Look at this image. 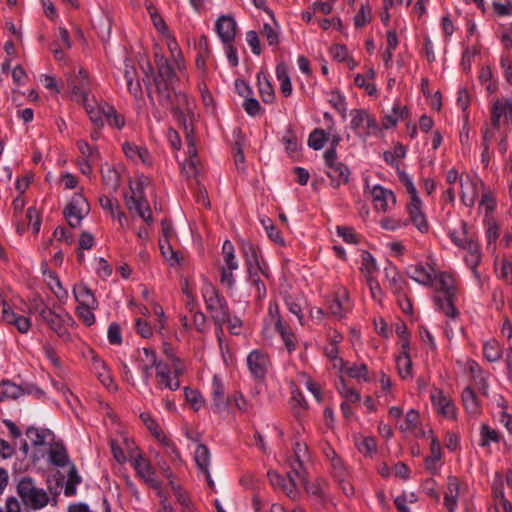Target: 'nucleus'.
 Listing matches in <instances>:
<instances>
[{"instance_id":"1","label":"nucleus","mask_w":512,"mask_h":512,"mask_svg":"<svg viewBox=\"0 0 512 512\" xmlns=\"http://www.w3.org/2000/svg\"><path fill=\"white\" fill-rule=\"evenodd\" d=\"M178 104L177 107L173 108L174 115L180 121L185 130V138L188 145L189 159L183 164V172L187 177H195L198 173L197 170V152L193 138V128L191 122L194 118V101L184 93L176 95Z\"/></svg>"},{"instance_id":"2","label":"nucleus","mask_w":512,"mask_h":512,"mask_svg":"<svg viewBox=\"0 0 512 512\" xmlns=\"http://www.w3.org/2000/svg\"><path fill=\"white\" fill-rule=\"evenodd\" d=\"M434 281L437 283V291L442 293L434 297V302L439 311L451 319H456L459 315L454 301L456 297L457 287L456 280L451 273L440 272L435 274Z\"/></svg>"},{"instance_id":"3","label":"nucleus","mask_w":512,"mask_h":512,"mask_svg":"<svg viewBox=\"0 0 512 512\" xmlns=\"http://www.w3.org/2000/svg\"><path fill=\"white\" fill-rule=\"evenodd\" d=\"M201 293L206 309L209 311L215 325L222 331L223 325L230 320V312L226 300L219 295L217 289L206 279L203 280Z\"/></svg>"},{"instance_id":"4","label":"nucleus","mask_w":512,"mask_h":512,"mask_svg":"<svg viewBox=\"0 0 512 512\" xmlns=\"http://www.w3.org/2000/svg\"><path fill=\"white\" fill-rule=\"evenodd\" d=\"M17 493L23 504L32 510L46 507L50 500L48 493L43 488L37 487L30 477H23L18 482Z\"/></svg>"},{"instance_id":"5","label":"nucleus","mask_w":512,"mask_h":512,"mask_svg":"<svg viewBox=\"0 0 512 512\" xmlns=\"http://www.w3.org/2000/svg\"><path fill=\"white\" fill-rule=\"evenodd\" d=\"M185 372V365L177 358H171V368L167 364L158 366L156 372V387L160 390L176 391L180 388L179 377Z\"/></svg>"},{"instance_id":"6","label":"nucleus","mask_w":512,"mask_h":512,"mask_svg":"<svg viewBox=\"0 0 512 512\" xmlns=\"http://www.w3.org/2000/svg\"><path fill=\"white\" fill-rule=\"evenodd\" d=\"M451 239L455 245L465 251L464 261L471 269L473 276L478 283L482 282L481 274L478 271V266L482 261V252L479 243L467 236L460 238L451 233Z\"/></svg>"},{"instance_id":"7","label":"nucleus","mask_w":512,"mask_h":512,"mask_svg":"<svg viewBox=\"0 0 512 512\" xmlns=\"http://www.w3.org/2000/svg\"><path fill=\"white\" fill-rule=\"evenodd\" d=\"M146 178H139L137 182H135V186H131V195H125V204L126 207L135 212L148 224L152 225L153 217L151 213L150 206L148 201L146 200L143 194V187L146 184Z\"/></svg>"},{"instance_id":"8","label":"nucleus","mask_w":512,"mask_h":512,"mask_svg":"<svg viewBox=\"0 0 512 512\" xmlns=\"http://www.w3.org/2000/svg\"><path fill=\"white\" fill-rule=\"evenodd\" d=\"M324 162L326 166V175L331 181L334 188H338L342 184L349 181L350 170L343 162L338 161L337 153L333 150H326L324 153Z\"/></svg>"},{"instance_id":"9","label":"nucleus","mask_w":512,"mask_h":512,"mask_svg":"<svg viewBox=\"0 0 512 512\" xmlns=\"http://www.w3.org/2000/svg\"><path fill=\"white\" fill-rule=\"evenodd\" d=\"M350 116L351 129L357 136L366 139L378 130L377 120L367 110L353 109L350 111Z\"/></svg>"},{"instance_id":"10","label":"nucleus","mask_w":512,"mask_h":512,"mask_svg":"<svg viewBox=\"0 0 512 512\" xmlns=\"http://www.w3.org/2000/svg\"><path fill=\"white\" fill-rule=\"evenodd\" d=\"M512 121V99L495 98L490 105V123L493 130H499L501 125Z\"/></svg>"},{"instance_id":"11","label":"nucleus","mask_w":512,"mask_h":512,"mask_svg":"<svg viewBox=\"0 0 512 512\" xmlns=\"http://www.w3.org/2000/svg\"><path fill=\"white\" fill-rule=\"evenodd\" d=\"M130 461L138 477L151 488L160 489V482L156 478V470L148 459L136 451L130 453Z\"/></svg>"},{"instance_id":"12","label":"nucleus","mask_w":512,"mask_h":512,"mask_svg":"<svg viewBox=\"0 0 512 512\" xmlns=\"http://www.w3.org/2000/svg\"><path fill=\"white\" fill-rule=\"evenodd\" d=\"M249 372L257 381H264L272 363L269 355L261 349L252 350L246 359Z\"/></svg>"},{"instance_id":"13","label":"nucleus","mask_w":512,"mask_h":512,"mask_svg":"<svg viewBox=\"0 0 512 512\" xmlns=\"http://www.w3.org/2000/svg\"><path fill=\"white\" fill-rule=\"evenodd\" d=\"M158 77L155 78L156 92L158 94V101L163 106H168L171 103V92L168 87L175 73L168 61L161 62L157 66Z\"/></svg>"},{"instance_id":"14","label":"nucleus","mask_w":512,"mask_h":512,"mask_svg":"<svg viewBox=\"0 0 512 512\" xmlns=\"http://www.w3.org/2000/svg\"><path fill=\"white\" fill-rule=\"evenodd\" d=\"M244 253L247 257L249 280L252 283V285L255 286L258 293V297H265L266 287L259 277V273H262L264 275L265 273L259 265L257 249L252 244H247L244 247Z\"/></svg>"},{"instance_id":"15","label":"nucleus","mask_w":512,"mask_h":512,"mask_svg":"<svg viewBox=\"0 0 512 512\" xmlns=\"http://www.w3.org/2000/svg\"><path fill=\"white\" fill-rule=\"evenodd\" d=\"M270 484L292 500H297L300 497L298 489L297 477L292 472L287 473V478L280 475L278 472L270 470L267 473Z\"/></svg>"},{"instance_id":"16","label":"nucleus","mask_w":512,"mask_h":512,"mask_svg":"<svg viewBox=\"0 0 512 512\" xmlns=\"http://www.w3.org/2000/svg\"><path fill=\"white\" fill-rule=\"evenodd\" d=\"M90 211L89 204L82 194H75L64 210V215L68 224L75 228L78 227L82 219Z\"/></svg>"},{"instance_id":"17","label":"nucleus","mask_w":512,"mask_h":512,"mask_svg":"<svg viewBox=\"0 0 512 512\" xmlns=\"http://www.w3.org/2000/svg\"><path fill=\"white\" fill-rule=\"evenodd\" d=\"M39 315L59 337L64 340H68L70 338V334L65 326L67 322L71 321V317L68 313L58 314L43 305L39 311Z\"/></svg>"},{"instance_id":"18","label":"nucleus","mask_w":512,"mask_h":512,"mask_svg":"<svg viewBox=\"0 0 512 512\" xmlns=\"http://www.w3.org/2000/svg\"><path fill=\"white\" fill-rule=\"evenodd\" d=\"M68 87L70 88L73 98L79 103L88 101L89 79L85 70L80 68L77 73L67 76Z\"/></svg>"},{"instance_id":"19","label":"nucleus","mask_w":512,"mask_h":512,"mask_svg":"<svg viewBox=\"0 0 512 512\" xmlns=\"http://www.w3.org/2000/svg\"><path fill=\"white\" fill-rule=\"evenodd\" d=\"M310 460L308 447L305 443L296 442L293 448V455L288 459L290 471L297 479H304L306 474L305 465Z\"/></svg>"},{"instance_id":"20","label":"nucleus","mask_w":512,"mask_h":512,"mask_svg":"<svg viewBox=\"0 0 512 512\" xmlns=\"http://www.w3.org/2000/svg\"><path fill=\"white\" fill-rule=\"evenodd\" d=\"M430 398L438 414L448 419L456 418V407L452 399L445 395L442 390L433 388L430 392Z\"/></svg>"},{"instance_id":"21","label":"nucleus","mask_w":512,"mask_h":512,"mask_svg":"<svg viewBox=\"0 0 512 512\" xmlns=\"http://www.w3.org/2000/svg\"><path fill=\"white\" fill-rule=\"evenodd\" d=\"M370 194L373 206L377 211L383 213L388 212L392 210L396 204L394 193L380 185L373 186L370 190Z\"/></svg>"},{"instance_id":"22","label":"nucleus","mask_w":512,"mask_h":512,"mask_svg":"<svg viewBox=\"0 0 512 512\" xmlns=\"http://www.w3.org/2000/svg\"><path fill=\"white\" fill-rule=\"evenodd\" d=\"M461 185V200L467 207H473L479 192H483L486 189L485 184L479 179H471L466 177L465 179L460 178Z\"/></svg>"},{"instance_id":"23","label":"nucleus","mask_w":512,"mask_h":512,"mask_svg":"<svg viewBox=\"0 0 512 512\" xmlns=\"http://www.w3.org/2000/svg\"><path fill=\"white\" fill-rule=\"evenodd\" d=\"M1 306V320L3 322L13 325L22 334H25L30 330L31 321L29 318L17 314L5 300L1 302Z\"/></svg>"},{"instance_id":"24","label":"nucleus","mask_w":512,"mask_h":512,"mask_svg":"<svg viewBox=\"0 0 512 512\" xmlns=\"http://www.w3.org/2000/svg\"><path fill=\"white\" fill-rule=\"evenodd\" d=\"M328 310L331 315L336 318H343L351 310V304L348 292L344 288H340L329 302Z\"/></svg>"},{"instance_id":"25","label":"nucleus","mask_w":512,"mask_h":512,"mask_svg":"<svg viewBox=\"0 0 512 512\" xmlns=\"http://www.w3.org/2000/svg\"><path fill=\"white\" fill-rule=\"evenodd\" d=\"M422 202L420 198L410 199L407 205V212L409 215V221L417 228L421 233H427L429 230V224L422 209Z\"/></svg>"},{"instance_id":"26","label":"nucleus","mask_w":512,"mask_h":512,"mask_svg":"<svg viewBox=\"0 0 512 512\" xmlns=\"http://www.w3.org/2000/svg\"><path fill=\"white\" fill-rule=\"evenodd\" d=\"M210 394L214 411L220 412L226 408L227 404L229 403V398L226 397L225 384L219 375L213 376L210 387Z\"/></svg>"},{"instance_id":"27","label":"nucleus","mask_w":512,"mask_h":512,"mask_svg":"<svg viewBox=\"0 0 512 512\" xmlns=\"http://www.w3.org/2000/svg\"><path fill=\"white\" fill-rule=\"evenodd\" d=\"M140 419L150 431V433L164 446L168 447L172 453L178 454L176 446L166 437L159 424L148 412L140 414Z\"/></svg>"},{"instance_id":"28","label":"nucleus","mask_w":512,"mask_h":512,"mask_svg":"<svg viewBox=\"0 0 512 512\" xmlns=\"http://www.w3.org/2000/svg\"><path fill=\"white\" fill-rule=\"evenodd\" d=\"M215 29L222 42L230 44L235 39L237 24L233 17L222 15L217 19Z\"/></svg>"},{"instance_id":"29","label":"nucleus","mask_w":512,"mask_h":512,"mask_svg":"<svg viewBox=\"0 0 512 512\" xmlns=\"http://www.w3.org/2000/svg\"><path fill=\"white\" fill-rule=\"evenodd\" d=\"M122 150L125 156L136 164L142 163L148 166L152 164V157L148 149L144 146L126 141L122 144Z\"/></svg>"},{"instance_id":"30","label":"nucleus","mask_w":512,"mask_h":512,"mask_svg":"<svg viewBox=\"0 0 512 512\" xmlns=\"http://www.w3.org/2000/svg\"><path fill=\"white\" fill-rule=\"evenodd\" d=\"M91 369L98 378V380L102 383V385H104L109 390H117V386L111 376V373L106 363L95 354L92 356L91 359Z\"/></svg>"},{"instance_id":"31","label":"nucleus","mask_w":512,"mask_h":512,"mask_svg":"<svg viewBox=\"0 0 512 512\" xmlns=\"http://www.w3.org/2000/svg\"><path fill=\"white\" fill-rule=\"evenodd\" d=\"M462 488L460 481L455 476H449L447 481V490L444 496V506L448 512H455L458 505V498Z\"/></svg>"},{"instance_id":"32","label":"nucleus","mask_w":512,"mask_h":512,"mask_svg":"<svg viewBox=\"0 0 512 512\" xmlns=\"http://www.w3.org/2000/svg\"><path fill=\"white\" fill-rule=\"evenodd\" d=\"M408 275L419 284L431 286L434 282L435 270L430 265L418 263L408 268Z\"/></svg>"},{"instance_id":"33","label":"nucleus","mask_w":512,"mask_h":512,"mask_svg":"<svg viewBox=\"0 0 512 512\" xmlns=\"http://www.w3.org/2000/svg\"><path fill=\"white\" fill-rule=\"evenodd\" d=\"M210 459L211 455L207 446L199 443L194 451V460L196 462L198 469L201 471V473H203L206 480L208 481V484L211 486L213 484V481L211 479L209 471Z\"/></svg>"},{"instance_id":"34","label":"nucleus","mask_w":512,"mask_h":512,"mask_svg":"<svg viewBox=\"0 0 512 512\" xmlns=\"http://www.w3.org/2000/svg\"><path fill=\"white\" fill-rule=\"evenodd\" d=\"M26 436L33 446H50L54 440L53 433L45 428L30 427L26 430Z\"/></svg>"},{"instance_id":"35","label":"nucleus","mask_w":512,"mask_h":512,"mask_svg":"<svg viewBox=\"0 0 512 512\" xmlns=\"http://www.w3.org/2000/svg\"><path fill=\"white\" fill-rule=\"evenodd\" d=\"M384 274L388 288L393 292V294L403 292L405 282L397 268L392 263H388L386 265L384 268Z\"/></svg>"},{"instance_id":"36","label":"nucleus","mask_w":512,"mask_h":512,"mask_svg":"<svg viewBox=\"0 0 512 512\" xmlns=\"http://www.w3.org/2000/svg\"><path fill=\"white\" fill-rule=\"evenodd\" d=\"M430 435V454L425 458V467L432 473L437 470V463L441 460L442 449L439 440L434 436L433 432Z\"/></svg>"},{"instance_id":"37","label":"nucleus","mask_w":512,"mask_h":512,"mask_svg":"<svg viewBox=\"0 0 512 512\" xmlns=\"http://www.w3.org/2000/svg\"><path fill=\"white\" fill-rule=\"evenodd\" d=\"M73 295L79 303L78 306L97 307L98 302L92 291L83 283L74 285Z\"/></svg>"},{"instance_id":"38","label":"nucleus","mask_w":512,"mask_h":512,"mask_svg":"<svg viewBox=\"0 0 512 512\" xmlns=\"http://www.w3.org/2000/svg\"><path fill=\"white\" fill-rule=\"evenodd\" d=\"M124 78L126 80L127 89L135 98L142 96V88L136 77V69L134 66L125 64Z\"/></svg>"},{"instance_id":"39","label":"nucleus","mask_w":512,"mask_h":512,"mask_svg":"<svg viewBox=\"0 0 512 512\" xmlns=\"http://www.w3.org/2000/svg\"><path fill=\"white\" fill-rule=\"evenodd\" d=\"M408 116V108L399 103H395L392 108L391 114L385 115L382 125L385 129L394 127L399 120H403Z\"/></svg>"},{"instance_id":"40","label":"nucleus","mask_w":512,"mask_h":512,"mask_svg":"<svg viewBox=\"0 0 512 512\" xmlns=\"http://www.w3.org/2000/svg\"><path fill=\"white\" fill-rule=\"evenodd\" d=\"M49 462L55 466L63 467L69 462L67 451L61 444H51L48 449Z\"/></svg>"},{"instance_id":"41","label":"nucleus","mask_w":512,"mask_h":512,"mask_svg":"<svg viewBox=\"0 0 512 512\" xmlns=\"http://www.w3.org/2000/svg\"><path fill=\"white\" fill-rule=\"evenodd\" d=\"M276 76L280 83V91L284 97L292 94V84L288 73V67L285 63H279L276 66Z\"/></svg>"},{"instance_id":"42","label":"nucleus","mask_w":512,"mask_h":512,"mask_svg":"<svg viewBox=\"0 0 512 512\" xmlns=\"http://www.w3.org/2000/svg\"><path fill=\"white\" fill-rule=\"evenodd\" d=\"M47 284L56 298L61 302L65 303L68 299V291L63 288L62 283L55 272H48L46 274Z\"/></svg>"},{"instance_id":"43","label":"nucleus","mask_w":512,"mask_h":512,"mask_svg":"<svg viewBox=\"0 0 512 512\" xmlns=\"http://www.w3.org/2000/svg\"><path fill=\"white\" fill-rule=\"evenodd\" d=\"M76 145L81 154L79 159L87 160L88 162H99L101 156L96 146L90 145L85 140L77 141Z\"/></svg>"},{"instance_id":"44","label":"nucleus","mask_w":512,"mask_h":512,"mask_svg":"<svg viewBox=\"0 0 512 512\" xmlns=\"http://www.w3.org/2000/svg\"><path fill=\"white\" fill-rule=\"evenodd\" d=\"M462 401L466 411L471 415L480 413V403L471 387H466L462 392Z\"/></svg>"},{"instance_id":"45","label":"nucleus","mask_w":512,"mask_h":512,"mask_svg":"<svg viewBox=\"0 0 512 512\" xmlns=\"http://www.w3.org/2000/svg\"><path fill=\"white\" fill-rule=\"evenodd\" d=\"M259 94L264 103H273L275 99V92L272 84L266 78V76L261 77V74L257 75Z\"/></svg>"},{"instance_id":"46","label":"nucleus","mask_w":512,"mask_h":512,"mask_svg":"<svg viewBox=\"0 0 512 512\" xmlns=\"http://www.w3.org/2000/svg\"><path fill=\"white\" fill-rule=\"evenodd\" d=\"M496 208V198L492 190L486 188L482 192L479 202V210H484L486 218H492L491 214Z\"/></svg>"},{"instance_id":"47","label":"nucleus","mask_w":512,"mask_h":512,"mask_svg":"<svg viewBox=\"0 0 512 512\" xmlns=\"http://www.w3.org/2000/svg\"><path fill=\"white\" fill-rule=\"evenodd\" d=\"M484 357L490 362H496L502 357V346L496 339H490L483 345Z\"/></svg>"},{"instance_id":"48","label":"nucleus","mask_w":512,"mask_h":512,"mask_svg":"<svg viewBox=\"0 0 512 512\" xmlns=\"http://www.w3.org/2000/svg\"><path fill=\"white\" fill-rule=\"evenodd\" d=\"M332 132L324 131L323 129L316 128L314 129L308 138V145L314 150H320L324 147L326 142L329 139V136Z\"/></svg>"},{"instance_id":"49","label":"nucleus","mask_w":512,"mask_h":512,"mask_svg":"<svg viewBox=\"0 0 512 512\" xmlns=\"http://www.w3.org/2000/svg\"><path fill=\"white\" fill-rule=\"evenodd\" d=\"M184 395L186 401L191 405L194 411H199L205 406V399L198 390L185 387Z\"/></svg>"},{"instance_id":"50","label":"nucleus","mask_w":512,"mask_h":512,"mask_svg":"<svg viewBox=\"0 0 512 512\" xmlns=\"http://www.w3.org/2000/svg\"><path fill=\"white\" fill-rule=\"evenodd\" d=\"M21 393V388L10 381H3L0 383V401L16 399L21 395Z\"/></svg>"},{"instance_id":"51","label":"nucleus","mask_w":512,"mask_h":512,"mask_svg":"<svg viewBox=\"0 0 512 512\" xmlns=\"http://www.w3.org/2000/svg\"><path fill=\"white\" fill-rule=\"evenodd\" d=\"M467 369L471 373L475 383L479 386V389H481L483 393L486 394L487 382L479 364L473 360H469L467 362Z\"/></svg>"},{"instance_id":"52","label":"nucleus","mask_w":512,"mask_h":512,"mask_svg":"<svg viewBox=\"0 0 512 512\" xmlns=\"http://www.w3.org/2000/svg\"><path fill=\"white\" fill-rule=\"evenodd\" d=\"M398 373L401 378L412 377V361L409 353H401L396 359Z\"/></svg>"},{"instance_id":"53","label":"nucleus","mask_w":512,"mask_h":512,"mask_svg":"<svg viewBox=\"0 0 512 512\" xmlns=\"http://www.w3.org/2000/svg\"><path fill=\"white\" fill-rule=\"evenodd\" d=\"M82 479L79 476L75 465L71 464L68 478L65 485L64 493L66 496H73L76 493V487L81 483Z\"/></svg>"},{"instance_id":"54","label":"nucleus","mask_w":512,"mask_h":512,"mask_svg":"<svg viewBox=\"0 0 512 512\" xmlns=\"http://www.w3.org/2000/svg\"><path fill=\"white\" fill-rule=\"evenodd\" d=\"M276 331L280 334L287 351L289 353L293 352L297 347L298 341L290 327L285 325Z\"/></svg>"},{"instance_id":"55","label":"nucleus","mask_w":512,"mask_h":512,"mask_svg":"<svg viewBox=\"0 0 512 512\" xmlns=\"http://www.w3.org/2000/svg\"><path fill=\"white\" fill-rule=\"evenodd\" d=\"M104 118L107 120L110 126L122 129L125 125V120L114 107L106 105L103 107Z\"/></svg>"},{"instance_id":"56","label":"nucleus","mask_w":512,"mask_h":512,"mask_svg":"<svg viewBox=\"0 0 512 512\" xmlns=\"http://www.w3.org/2000/svg\"><path fill=\"white\" fill-rule=\"evenodd\" d=\"M324 353L331 360L333 368L337 369L339 372H343L345 368V362L343 361L342 358L338 356V346L333 344H327L324 349Z\"/></svg>"},{"instance_id":"57","label":"nucleus","mask_w":512,"mask_h":512,"mask_svg":"<svg viewBox=\"0 0 512 512\" xmlns=\"http://www.w3.org/2000/svg\"><path fill=\"white\" fill-rule=\"evenodd\" d=\"M343 372H346V374L351 378L363 380L365 382L369 381L368 367L364 363L353 364L350 367L345 366Z\"/></svg>"},{"instance_id":"58","label":"nucleus","mask_w":512,"mask_h":512,"mask_svg":"<svg viewBox=\"0 0 512 512\" xmlns=\"http://www.w3.org/2000/svg\"><path fill=\"white\" fill-rule=\"evenodd\" d=\"M291 403L296 414H299V410H306L308 408L307 401L305 400L302 392L294 384L291 385Z\"/></svg>"},{"instance_id":"59","label":"nucleus","mask_w":512,"mask_h":512,"mask_svg":"<svg viewBox=\"0 0 512 512\" xmlns=\"http://www.w3.org/2000/svg\"><path fill=\"white\" fill-rule=\"evenodd\" d=\"M146 8L155 28L162 34H166L168 32V27L163 18L158 14L156 7L152 3H148Z\"/></svg>"},{"instance_id":"60","label":"nucleus","mask_w":512,"mask_h":512,"mask_svg":"<svg viewBox=\"0 0 512 512\" xmlns=\"http://www.w3.org/2000/svg\"><path fill=\"white\" fill-rule=\"evenodd\" d=\"M267 321L274 325L275 330L285 326L286 324L282 321L279 306L276 302H270L268 307Z\"/></svg>"},{"instance_id":"61","label":"nucleus","mask_w":512,"mask_h":512,"mask_svg":"<svg viewBox=\"0 0 512 512\" xmlns=\"http://www.w3.org/2000/svg\"><path fill=\"white\" fill-rule=\"evenodd\" d=\"M175 497L177 502L180 504L182 512H194L193 504L187 495L179 486H173Z\"/></svg>"},{"instance_id":"62","label":"nucleus","mask_w":512,"mask_h":512,"mask_svg":"<svg viewBox=\"0 0 512 512\" xmlns=\"http://www.w3.org/2000/svg\"><path fill=\"white\" fill-rule=\"evenodd\" d=\"M406 154V150L404 146L398 144L396 145L392 151H386L383 154L384 160L391 166H397L398 160L404 158Z\"/></svg>"},{"instance_id":"63","label":"nucleus","mask_w":512,"mask_h":512,"mask_svg":"<svg viewBox=\"0 0 512 512\" xmlns=\"http://www.w3.org/2000/svg\"><path fill=\"white\" fill-rule=\"evenodd\" d=\"M481 440L480 445L481 446H489L491 442H499L500 437L496 430L490 428L488 425L484 424L481 426Z\"/></svg>"},{"instance_id":"64","label":"nucleus","mask_w":512,"mask_h":512,"mask_svg":"<svg viewBox=\"0 0 512 512\" xmlns=\"http://www.w3.org/2000/svg\"><path fill=\"white\" fill-rule=\"evenodd\" d=\"M102 177L105 185L109 188L117 190L120 186V176L114 168L108 167L106 170H103Z\"/></svg>"}]
</instances>
